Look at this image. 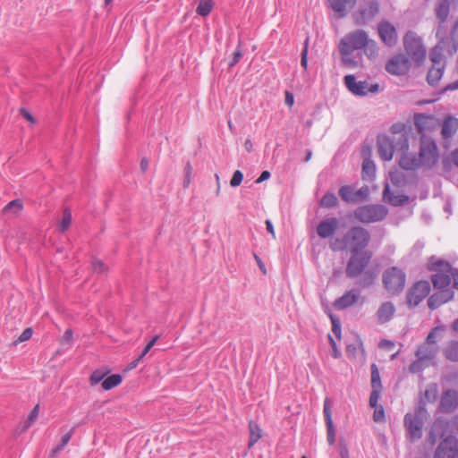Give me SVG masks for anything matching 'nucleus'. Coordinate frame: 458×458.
Listing matches in <instances>:
<instances>
[{"mask_svg": "<svg viewBox=\"0 0 458 458\" xmlns=\"http://www.w3.org/2000/svg\"><path fill=\"white\" fill-rule=\"evenodd\" d=\"M381 389H372L370 395H369V406L370 407H377V402L380 396Z\"/></svg>", "mask_w": 458, "mask_h": 458, "instance_id": "nucleus-49", "label": "nucleus"}, {"mask_svg": "<svg viewBox=\"0 0 458 458\" xmlns=\"http://www.w3.org/2000/svg\"><path fill=\"white\" fill-rule=\"evenodd\" d=\"M436 37L438 38L439 43H445V45H448L450 42V38L446 35V29L443 23H440L437 27Z\"/></svg>", "mask_w": 458, "mask_h": 458, "instance_id": "nucleus-45", "label": "nucleus"}, {"mask_svg": "<svg viewBox=\"0 0 458 458\" xmlns=\"http://www.w3.org/2000/svg\"><path fill=\"white\" fill-rule=\"evenodd\" d=\"M242 56V51L240 49H237L233 53V56L232 58V61L229 63V65L234 66L241 60Z\"/></svg>", "mask_w": 458, "mask_h": 458, "instance_id": "nucleus-60", "label": "nucleus"}, {"mask_svg": "<svg viewBox=\"0 0 458 458\" xmlns=\"http://www.w3.org/2000/svg\"><path fill=\"white\" fill-rule=\"evenodd\" d=\"M122 382V377L119 374H113L102 381V388L106 391L111 390Z\"/></svg>", "mask_w": 458, "mask_h": 458, "instance_id": "nucleus-35", "label": "nucleus"}, {"mask_svg": "<svg viewBox=\"0 0 458 458\" xmlns=\"http://www.w3.org/2000/svg\"><path fill=\"white\" fill-rule=\"evenodd\" d=\"M32 335V329L31 328H26L23 330V332L20 335V336L13 342V344L17 345L19 343L25 342L29 340Z\"/></svg>", "mask_w": 458, "mask_h": 458, "instance_id": "nucleus-53", "label": "nucleus"}, {"mask_svg": "<svg viewBox=\"0 0 458 458\" xmlns=\"http://www.w3.org/2000/svg\"><path fill=\"white\" fill-rule=\"evenodd\" d=\"M427 411L420 406L413 413L408 412L403 419L406 437L411 442L418 441L422 437L424 420Z\"/></svg>", "mask_w": 458, "mask_h": 458, "instance_id": "nucleus-6", "label": "nucleus"}, {"mask_svg": "<svg viewBox=\"0 0 458 458\" xmlns=\"http://www.w3.org/2000/svg\"><path fill=\"white\" fill-rule=\"evenodd\" d=\"M74 433V428H71L69 432L62 437L61 443L58 444L52 451V456L56 455L59 452H61L64 446L69 443L72 435Z\"/></svg>", "mask_w": 458, "mask_h": 458, "instance_id": "nucleus-39", "label": "nucleus"}, {"mask_svg": "<svg viewBox=\"0 0 458 458\" xmlns=\"http://www.w3.org/2000/svg\"><path fill=\"white\" fill-rule=\"evenodd\" d=\"M428 269L435 272L431 276L434 288L441 290L449 289L448 286L453 279L454 268L448 262L432 256L428 263Z\"/></svg>", "mask_w": 458, "mask_h": 458, "instance_id": "nucleus-4", "label": "nucleus"}, {"mask_svg": "<svg viewBox=\"0 0 458 458\" xmlns=\"http://www.w3.org/2000/svg\"><path fill=\"white\" fill-rule=\"evenodd\" d=\"M458 131V119L453 115L446 116L442 123L441 135L444 140L452 138Z\"/></svg>", "mask_w": 458, "mask_h": 458, "instance_id": "nucleus-24", "label": "nucleus"}, {"mask_svg": "<svg viewBox=\"0 0 458 458\" xmlns=\"http://www.w3.org/2000/svg\"><path fill=\"white\" fill-rule=\"evenodd\" d=\"M214 5L215 3L213 0H200L196 13L200 16L206 17L211 13Z\"/></svg>", "mask_w": 458, "mask_h": 458, "instance_id": "nucleus-34", "label": "nucleus"}, {"mask_svg": "<svg viewBox=\"0 0 458 458\" xmlns=\"http://www.w3.org/2000/svg\"><path fill=\"white\" fill-rule=\"evenodd\" d=\"M438 388L437 384H429L425 390L424 395L428 402L433 403L437 400Z\"/></svg>", "mask_w": 458, "mask_h": 458, "instance_id": "nucleus-43", "label": "nucleus"}, {"mask_svg": "<svg viewBox=\"0 0 458 458\" xmlns=\"http://www.w3.org/2000/svg\"><path fill=\"white\" fill-rule=\"evenodd\" d=\"M382 281L389 293L393 295L398 294L404 289L406 275L403 269L392 267L383 273Z\"/></svg>", "mask_w": 458, "mask_h": 458, "instance_id": "nucleus-9", "label": "nucleus"}, {"mask_svg": "<svg viewBox=\"0 0 458 458\" xmlns=\"http://www.w3.org/2000/svg\"><path fill=\"white\" fill-rule=\"evenodd\" d=\"M404 130V125L403 123H394L391 126V137H398L399 135H405L406 134L403 131Z\"/></svg>", "mask_w": 458, "mask_h": 458, "instance_id": "nucleus-55", "label": "nucleus"}, {"mask_svg": "<svg viewBox=\"0 0 458 458\" xmlns=\"http://www.w3.org/2000/svg\"><path fill=\"white\" fill-rule=\"evenodd\" d=\"M72 224V213L69 209H64L63 218L59 224V230L61 232L66 231Z\"/></svg>", "mask_w": 458, "mask_h": 458, "instance_id": "nucleus-44", "label": "nucleus"}, {"mask_svg": "<svg viewBox=\"0 0 458 458\" xmlns=\"http://www.w3.org/2000/svg\"><path fill=\"white\" fill-rule=\"evenodd\" d=\"M456 431H458V415H455L452 420L437 418L429 431V441L435 444L443 437L452 441L451 438Z\"/></svg>", "mask_w": 458, "mask_h": 458, "instance_id": "nucleus-7", "label": "nucleus"}, {"mask_svg": "<svg viewBox=\"0 0 458 458\" xmlns=\"http://www.w3.org/2000/svg\"><path fill=\"white\" fill-rule=\"evenodd\" d=\"M358 298L359 294L354 290L348 291L335 301V306L339 310L346 309L355 303Z\"/></svg>", "mask_w": 458, "mask_h": 458, "instance_id": "nucleus-28", "label": "nucleus"}, {"mask_svg": "<svg viewBox=\"0 0 458 458\" xmlns=\"http://www.w3.org/2000/svg\"><path fill=\"white\" fill-rule=\"evenodd\" d=\"M243 180V174L240 170H237L233 173V177L230 181V184L232 187L239 186Z\"/></svg>", "mask_w": 458, "mask_h": 458, "instance_id": "nucleus-50", "label": "nucleus"}, {"mask_svg": "<svg viewBox=\"0 0 458 458\" xmlns=\"http://www.w3.org/2000/svg\"><path fill=\"white\" fill-rule=\"evenodd\" d=\"M403 45L411 59L420 65L424 62L427 54L421 38L414 31H408L403 37Z\"/></svg>", "mask_w": 458, "mask_h": 458, "instance_id": "nucleus-8", "label": "nucleus"}, {"mask_svg": "<svg viewBox=\"0 0 458 458\" xmlns=\"http://www.w3.org/2000/svg\"><path fill=\"white\" fill-rule=\"evenodd\" d=\"M408 148V137L405 135H399L398 137L380 135L377 138L378 155L385 161H390L394 152L405 150Z\"/></svg>", "mask_w": 458, "mask_h": 458, "instance_id": "nucleus-5", "label": "nucleus"}, {"mask_svg": "<svg viewBox=\"0 0 458 458\" xmlns=\"http://www.w3.org/2000/svg\"><path fill=\"white\" fill-rule=\"evenodd\" d=\"M445 65H433L427 75V81L431 86H435L443 76Z\"/></svg>", "mask_w": 458, "mask_h": 458, "instance_id": "nucleus-31", "label": "nucleus"}, {"mask_svg": "<svg viewBox=\"0 0 458 458\" xmlns=\"http://www.w3.org/2000/svg\"><path fill=\"white\" fill-rule=\"evenodd\" d=\"M409 148L405 150H399L402 152L399 158V165L404 170L413 171L422 166L420 158H417L413 153L408 151Z\"/></svg>", "mask_w": 458, "mask_h": 458, "instance_id": "nucleus-21", "label": "nucleus"}, {"mask_svg": "<svg viewBox=\"0 0 458 458\" xmlns=\"http://www.w3.org/2000/svg\"><path fill=\"white\" fill-rule=\"evenodd\" d=\"M373 420L376 422H382L385 420V411L381 405L374 407Z\"/></svg>", "mask_w": 458, "mask_h": 458, "instance_id": "nucleus-51", "label": "nucleus"}, {"mask_svg": "<svg viewBox=\"0 0 458 458\" xmlns=\"http://www.w3.org/2000/svg\"><path fill=\"white\" fill-rule=\"evenodd\" d=\"M430 365L431 364H429L428 362L420 360V358H416V360L413 362H411V365L409 366V371L412 374H416L421 372Z\"/></svg>", "mask_w": 458, "mask_h": 458, "instance_id": "nucleus-40", "label": "nucleus"}, {"mask_svg": "<svg viewBox=\"0 0 458 458\" xmlns=\"http://www.w3.org/2000/svg\"><path fill=\"white\" fill-rule=\"evenodd\" d=\"M420 160L421 165L431 168L438 161V149L436 142L424 135L420 138Z\"/></svg>", "mask_w": 458, "mask_h": 458, "instance_id": "nucleus-11", "label": "nucleus"}, {"mask_svg": "<svg viewBox=\"0 0 458 458\" xmlns=\"http://www.w3.org/2000/svg\"><path fill=\"white\" fill-rule=\"evenodd\" d=\"M435 13L440 23H444L450 13V4L448 0H440L435 8Z\"/></svg>", "mask_w": 458, "mask_h": 458, "instance_id": "nucleus-30", "label": "nucleus"}, {"mask_svg": "<svg viewBox=\"0 0 458 458\" xmlns=\"http://www.w3.org/2000/svg\"><path fill=\"white\" fill-rule=\"evenodd\" d=\"M370 234L369 231L361 226L352 227L343 238L336 239L331 243L333 250H348L350 252L363 251L369 245Z\"/></svg>", "mask_w": 458, "mask_h": 458, "instance_id": "nucleus-3", "label": "nucleus"}, {"mask_svg": "<svg viewBox=\"0 0 458 458\" xmlns=\"http://www.w3.org/2000/svg\"><path fill=\"white\" fill-rule=\"evenodd\" d=\"M92 268L95 272L102 273L105 271V264L99 259H95L92 262Z\"/></svg>", "mask_w": 458, "mask_h": 458, "instance_id": "nucleus-57", "label": "nucleus"}, {"mask_svg": "<svg viewBox=\"0 0 458 458\" xmlns=\"http://www.w3.org/2000/svg\"><path fill=\"white\" fill-rule=\"evenodd\" d=\"M432 294L428 300V306L430 310H436L444 303L452 300L454 292L451 289H444Z\"/></svg>", "mask_w": 458, "mask_h": 458, "instance_id": "nucleus-20", "label": "nucleus"}, {"mask_svg": "<svg viewBox=\"0 0 458 458\" xmlns=\"http://www.w3.org/2000/svg\"><path fill=\"white\" fill-rule=\"evenodd\" d=\"M383 199L386 202L393 206H402L409 200V198L406 195L393 193L388 184L386 185L383 191Z\"/></svg>", "mask_w": 458, "mask_h": 458, "instance_id": "nucleus-26", "label": "nucleus"}, {"mask_svg": "<svg viewBox=\"0 0 458 458\" xmlns=\"http://www.w3.org/2000/svg\"><path fill=\"white\" fill-rule=\"evenodd\" d=\"M437 352V345H431L423 343L418 347L415 352V356L416 358H420V360H423L432 365L434 363V360L436 359Z\"/></svg>", "mask_w": 458, "mask_h": 458, "instance_id": "nucleus-22", "label": "nucleus"}, {"mask_svg": "<svg viewBox=\"0 0 458 458\" xmlns=\"http://www.w3.org/2000/svg\"><path fill=\"white\" fill-rule=\"evenodd\" d=\"M414 125L420 134L429 131L434 125V117L432 115H427L424 114H415Z\"/></svg>", "mask_w": 458, "mask_h": 458, "instance_id": "nucleus-25", "label": "nucleus"}, {"mask_svg": "<svg viewBox=\"0 0 458 458\" xmlns=\"http://www.w3.org/2000/svg\"><path fill=\"white\" fill-rule=\"evenodd\" d=\"M328 339H329L330 344L333 349V352H332L333 357L335 359L339 358L341 356V352L336 347L335 341L333 339V337L331 335H328Z\"/></svg>", "mask_w": 458, "mask_h": 458, "instance_id": "nucleus-58", "label": "nucleus"}, {"mask_svg": "<svg viewBox=\"0 0 458 458\" xmlns=\"http://www.w3.org/2000/svg\"><path fill=\"white\" fill-rule=\"evenodd\" d=\"M337 204L338 199L336 196L331 192L326 193L320 200V205L325 208H335Z\"/></svg>", "mask_w": 458, "mask_h": 458, "instance_id": "nucleus-41", "label": "nucleus"}, {"mask_svg": "<svg viewBox=\"0 0 458 458\" xmlns=\"http://www.w3.org/2000/svg\"><path fill=\"white\" fill-rule=\"evenodd\" d=\"M249 427H250V433L249 447H251L261 437V429L256 423H254L252 421L250 422Z\"/></svg>", "mask_w": 458, "mask_h": 458, "instance_id": "nucleus-38", "label": "nucleus"}, {"mask_svg": "<svg viewBox=\"0 0 458 458\" xmlns=\"http://www.w3.org/2000/svg\"><path fill=\"white\" fill-rule=\"evenodd\" d=\"M379 12V4L377 1H370L368 6L360 8L357 13L354 14L355 23L357 25H365L371 21Z\"/></svg>", "mask_w": 458, "mask_h": 458, "instance_id": "nucleus-15", "label": "nucleus"}, {"mask_svg": "<svg viewBox=\"0 0 458 458\" xmlns=\"http://www.w3.org/2000/svg\"><path fill=\"white\" fill-rule=\"evenodd\" d=\"M409 69L410 61L404 55H397L394 56L386 65V70L394 75L405 74Z\"/></svg>", "mask_w": 458, "mask_h": 458, "instance_id": "nucleus-14", "label": "nucleus"}, {"mask_svg": "<svg viewBox=\"0 0 458 458\" xmlns=\"http://www.w3.org/2000/svg\"><path fill=\"white\" fill-rule=\"evenodd\" d=\"M339 226V221L336 217H328L318 223L317 225V233L322 238H329L335 234Z\"/></svg>", "mask_w": 458, "mask_h": 458, "instance_id": "nucleus-16", "label": "nucleus"}, {"mask_svg": "<svg viewBox=\"0 0 458 458\" xmlns=\"http://www.w3.org/2000/svg\"><path fill=\"white\" fill-rule=\"evenodd\" d=\"M328 2L334 12L339 13L340 17L345 15L346 5L350 3V0H328Z\"/></svg>", "mask_w": 458, "mask_h": 458, "instance_id": "nucleus-36", "label": "nucleus"}, {"mask_svg": "<svg viewBox=\"0 0 458 458\" xmlns=\"http://www.w3.org/2000/svg\"><path fill=\"white\" fill-rule=\"evenodd\" d=\"M442 331V328L439 327H434L428 335L427 338H426V341L424 344H431V345H437V334L439 332Z\"/></svg>", "mask_w": 458, "mask_h": 458, "instance_id": "nucleus-46", "label": "nucleus"}, {"mask_svg": "<svg viewBox=\"0 0 458 458\" xmlns=\"http://www.w3.org/2000/svg\"><path fill=\"white\" fill-rule=\"evenodd\" d=\"M394 346V344L392 341H389V340H382L379 343V347L380 348H385V349H387V350H391Z\"/></svg>", "mask_w": 458, "mask_h": 458, "instance_id": "nucleus-62", "label": "nucleus"}, {"mask_svg": "<svg viewBox=\"0 0 458 458\" xmlns=\"http://www.w3.org/2000/svg\"><path fill=\"white\" fill-rule=\"evenodd\" d=\"M458 406V392L455 390H447L443 393L439 408L443 412H452Z\"/></svg>", "mask_w": 458, "mask_h": 458, "instance_id": "nucleus-18", "label": "nucleus"}, {"mask_svg": "<svg viewBox=\"0 0 458 458\" xmlns=\"http://www.w3.org/2000/svg\"><path fill=\"white\" fill-rule=\"evenodd\" d=\"M332 331L335 336L340 337L341 335V326L332 318Z\"/></svg>", "mask_w": 458, "mask_h": 458, "instance_id": "nucleus-61", "label": "nucleus"}, {"mask_svg": "<svg viewBox=\"0 0 458 458\" xmlns=\"http://www.w3.org/2000/svg\"><path fill=\"white\" fill-rule=\"evenodd\" d=\"M434 458H458V449L452 445V441L444 439L437 446Z\"/></svg>", "mask_w": 458, "mask_h": 458, "instance_id": "nucleus-23", "label": "nucleus"}, {"mask_svg": "<svg viewBox=\"0 0 458 458\" xmlns=\"http://www.w3.org/2000/svg\"><path fill=\"white\" fill-rule=\"evenodd\" d=\"M308 38L305 40V46L301 51V65L306 70L308 67Z\"/></svg>", "mask_w": 458, "mask_h": 458, "instance_id": "nucleus-56", "label": "nucleus"}, {"mask_svg": "<svg viewBox=\"0 0 458 458\" xmlns=\"http://www.w3.org/2000/svg\"><path fill=\"white\" fill-rule=\"evenodd\" d=\"M372 259V251L363 250L351 252V257L346 264L345 274L349 278H355L362 275L360 284L369 287L372 284L376 276L371 270H365Z\"/></svg>", "mask_w": 458, "mask_h": 458, "instance_id": "nucleus-2", "label": "nucleus"}, {"mask_svg": "<svg viewBox=\"0 0 458 458\" xmlns=\"http://www.w3.org/2000/svg\"><path fill=\"white\" fill-rule=\"evenodd\" d=\"M72 340V331L71 329H67L63 335V342L71 344Z\"/></svg>", "mask_w": 458, "mask_h": 458, "instance_id": "nucleus-63", "label": "nucleus"}, {"mask_svg": "<svg viewBox=\"0 0 458 458\" xmlns=\"http://www.w3.org/2000/svg\"><path fill=\"white\" fill-rule=\"evenodd\" d=\"M378 34L381 40L388 47L395 45L397 41L396 30L389 21H382L379 23Z\"/></svg>", "mask_w": 458, "mask_h": 458, "instance_id": "nucleus-17", "label": "nucleus"}, {"mask_svg": "<svg viewBox=\"0 0 458 458\" xmlns=\"http://www.w3.org/2000/svg\"><path fill=\"white\" fill-rule=\"evenodd\" d=\"M370 51L369 55L375 54L376 43L369 38L368 33L363 30H356L347 33L341 40L338 49L341 55L343 65L349 68H356L361 61L360 53L355 51L363 48Z\"/></svg>", "mask_w": 458, "mask_h": 458, "instance_id": "nucleus-1", "label": "nucleus"}, {"mask_svg": "<svg viewBox=\"0 0 458 458\" xmlns=\"http://www.w3.org/2000/svg\"><path fill=\"white\" fill-rule=\"evenodd\" d=\"M159 339V335H155L144 347L141 353L139 355L140 359H143L147 353L151 350V348L155 345L157 341Z\"/></svg>", "mask_w": 458, "mask_h": 458, "instance_id": "nucleus-54", "label": "nucleus"}, {"mask_svg": "<svg viewBox=\"0 0 458 458\" xmlns=\"http://www.w3.org/2000/svg\"><path fill=\"white\" fill-rule=\"evenodd\" d=\"M344 80L348 90L356 96H366L369 92L376 93L379 88L377 83L369 85L365 81H357L352 74L346 75Z\"/></svg>", "mask_w": 458, "mask_h": 458, "instance_id": "nucleus-12", "label": "nucleus"}, {"mask_svg": "<svg viewBox=\"0 0 458 458\" xmlns=\"http://www.w3.org/2000/svg\"><path fill=\"white\" fill-rule=\"evenodd\" d=\"M395 312L394 305L391 301H386L381 304L377 310V316L379 323L388 322Z\"/></svg>", "mask_w": 458, "mask_h": 458, "instance_id": "nucleus-27", "label": "nucleus"}, {"mask_svg": "<svg viewBox=\"0 0 458 458\" xmlns=\"http://www.w3.org/2000/svg\"><path fill=\"white\" fill-rule=\"evenodd\" d=\"M371 387L372 389H382L380 374L376 364L371 365Z\"/></svg>", "mask_w": 458, "mask_h": 458, "instance_id": "nucleus-42", "label": "nucleus"}, {"mask_svg": "<svg viewBox=\"0 0 458 458\" xmlns=\"http://www.w3.org/2000/svg\"><path fill=\"white\" fill-rule=\"evenodd\" d=\"M360 194H361V190L354 192L351 186H342L339 190L340 197L346 202L355 201Z\"/></svg>", "mask_w": 458, "mask_h": 458, "instance_id": "nucleus-32", "label": "nucleus"}, {"mask_svg": "<svg viewBox=\"0 0 458 458\" xmlns=\"http://www.w3.org/2000/svg\"><path fill=\"white\" fill-rule=\"evenodd\" d=\"M362 172L368 176H371L375 173V165L373 161L365 159L362 163Z\"/></svg>", "mask_w": 458, "mask_h": 458, "instance_id": "nucleus-48", "label": "nucleus"}, {"mask_svg": "<svg viewBox=\"0 0 458 458\" xmlns=\"http://www.w3.org/2000/svg\"><path fill=\"white\" fill-rule=\"evenodd\" d=\"M387 215V209L383 205H366L359 207L354 211V217L363 224H370L383 220Z\"/></svg>", "mask_w": 458, "mask_h": 458, "instance_id": "nucleus-10", "label": "nucleus"}, {"mask_svg": "<svg viewBox=\"0 0 458 458\" xmlns=\"http://www.w3.org/2000/svg\"><path fill=\"white\" fill-rule=\"evenodd\" d=\"M38 413H39V405L37 404L30 411L29 417H28V420L23 427V430H26L27 428H29L30 427V425L37 420Z\"/></svg>", "mask_w": 458, "mask_h": 458, "instance_id": "nucleus-47", "label": "nucleus"}, {"mask_svg": "<svg viewBox=\"0 0 458 458\" xmlns=\"http://www.w3.org/2000/svg\"><path fill=\"white\" fill-rule=\"evenodd\" d=\"M20 114L29 122L31 124L35 123V119L34 117L31 115V114L26 110L25 108L21 107L20 109Z\"/></svg>", "mask_w": 458, "mask_h": 458, "instance_id": "nucleus-59", "label": "nucleus"}, {"mask_svg": "<svg viewBox=\"0 0 458 458\" xmlns=\"http://www.w3.org/2000/svg\"><path fill=\"white\" fill-rule=\"evenodd\" d=\"M323 414L327 424V439L329 445H334L335 442V432L332 420L331 413V402L328 397L324 400Z\"/></svg>", "mask_w": 458, "mask_h": 458, "instance_id": "nucleus-19", "label": "nucleus"}, {"mask_svg": "<svg viewBox=\"0 0 458 458\" xmlns=\"http://www.w3.org/2000/svg\"><path fill=\"white\" fill-rule=\"evenodd\" d=\"M445 358L451 361H458V341H451L444 349Z\"/></svg>", "mask_w": 458, "mask_h": 458, "instance_id": "nucleus-33", "label": "nucleus"}, {"mask_svg": "<svg viewBox=\"0 0 458 458\" xmlns=\"http://www.w3.org/2000/svg\"><path fill=\"white\" fill-rule=\"evenodd\" d=\"M445 43H437L429 54L430 61L433 63V65H445L444 61V49L445 48Z\"/></svg>", "mask_w": 458, "mask_h": 458, "instance_id": "nucleus-29", "label": "nucleus"}, {"mask_svg": "<svg viewBox=\"0 0 458 458\" xmlns=\"http://www.w3.org/2000/svg\"><path fill=\"white\" fill-rule=\"evenodd\" d=\"M430 292V284L428 281H419L415 283L408 291L406 299L411 307L418 306Z\"/></svg>", "mask_w": 458, "mask_h": 458, "instance_id": "nucleus-13", "label": "nucleus"}, {"mask_svg": "<svg viewBox=\"0 0 458 458\" xmlns=\"http://www.w3.org/2000/svg\"><path fill=\"white\" fill-rule=\"evenodd\" d=\"M105 377V373L100 370H95L92 372L89 380L91 385H97L100 381H103Z\"/></svg>", "mask_w": 458, "mask_h": 458, "instance_id": "nucleus-52", "label": "nucleus"}, {"mask_svg": "<svg viewBox=\"0 0 458 458\" xmlns=\"http://www.w3.org/2000/svg\"><path fill=\"white\" fill-rule=\"evenodd\" d=\"M22 209V202L21 199L10 201L3 209L4 214L17 215Z\"/></svg>", "mask_w": 458, "mask_h": 458, "instance_id": "nucleus-37", "label": "nucleus"}, {"mask_svg": "<svg viewBox=\"0 0 458 458\" xmlns=\"http://www.w3.org/2000/svg\"><path fill=\"white\" fill-rule=\"evenodd\" d=\"M271 176L270 173L268 171H263L259 177L256 180L257 183H260L267 179H269Z\"/></svg>", "mask_w": 458, "mask_h": 458, "instance_id": "nucleus-64", "label": "nucleus"}]
</instances>
